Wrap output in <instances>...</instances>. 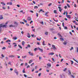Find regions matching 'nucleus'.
<instances>
[{
	"mask_svg": "<svg viewBox=\"0 0 78 78\" xmlns=\"http://www.w3.org/2000/svg\"><path fill=\"white\" fill-rule=\"evenodd\" d=\"M41 38H40V39H38V38L37 37V41H41Z\"/></svg>",
	"mask_w": 78,
	"mask_h": 78,
	"instance_id": "obj_26",
	"label": "nucleus"
},
{
	"mask_svg": "<svg viewBox=\"0 0 78 78\" xmlns=\"http://www.w3.org/2000/svg\"><path fill=\"white\" fill-rule=\"evenodd\" d=\"M58 8L59 9V11L61 12V11H62V9H61V7H58Z\"/></svg>",
	"mask_w": 78,
	"mask_h": 78,
	"instance_id": "obj_5",
	"label": "nucleus"
},
{
	"mask_svg": "<svg viewBox=\"0 0 78 78\" xmlns=\"http://www.w3.org/2000/svg\"><path fill=\"white\" fill-rule=\"evenodd\" d=\"M30 12H31L32 13H33V12H34L33 10L30 11Z\"/></svg>",
	"mask_w": 78,
	"mask_h": 78,
	"instance_id": "obj_51",
	"label": "nucleus"
},
{
	"mask_svg": "<svg viewBox=\"0 0 78 78\" xmlns=\"http://www.w3.org/2000/svg\"><path fill=\"white\" fill-rule=\"evenodd\" d=\"M34 50L35 51H36L37 50V48H35L34 49Z\"/></svg>",
	"mask_w": 78,
	"mask_h": 78,
	"instance_id": "obj_35",
	"label": "nucleus"
},
{
	"mask_svg": "<svg viewBox=\"0 0 78 78\" xmlns=\"http://www.w3.org/2000/svg\"><path fill=\"white\" fill-rule=\"evenodd\" d=\"M27 37H29V38H30L31 37V36H30V34L29 33H28L27 34Z\"/></svg>",
	"mask_w": 78,
	"mask_h": 78,
	"instance_id": "obj_12",
	"label": "nucleus"
},
{
	"mask_svg": "<svg viewBox=\"0 0 78 78\" xmlns=\"http://www.w3.org/2000/svg\"><path fill=\"white\" fill-rule=\"evenodd\" d=\"M64 8L65 9H67V7L66 6H65Z\"/></svg>",
	"mask_w": 78,
	"mask_h": 78,
	"instance_id": "obj_44",
	"label": "nucleus"
},
{
	"mask_svg": "<svg viewBox=\"0 0 78 78\" xmlns=\"http://www.w3.org/2000/svg\"><path fill=\"white\" fill-rule=\"evenodd\" d=\"M2 19H3V17L2 15H0V20Z\"/></svg>",
	"mask_w": 78,
	"mask_h": 78,
	"instance_id": "obj_4",
	"label": "nucleus"
},
{
	"mask_svg": "<svg viewBox=\"0 0 78 78\" xmlns=\"http://www.w3.org/2000/svg\"><path fill=\"white\" fill-rule=\"evenodd\" d=\"M43 10L42 9H41L39 11V12H41Z\"/></svg>",
	"mask_w": 78,
	"mask_h": 78,
	"instance_id": "obj_50",
	"label": "nucleus"
},
{
	"mask_svg": "<svg viewBox=\"0 0 78 78\" xmlns=\"http://www.w3.org/2000/svg\"><path fill=\"white\" fill-rule=\"evenodd\" d=\"M9 27H14L13 25H11L9 26Z\"/></svg>",
	"mask_w": 78,
	"mask_h": 78,
	"instance_id": "obj_31",
	"label": "nucleus"
},
{
	"mask_svg": "<svg viewBox=\"0 0 78 78\" xmlns=\"http://www.w3.org/2000/svg\"><path fill=\"white\" fill-rule=\"evenodd\" d=\"M10 42L11 41L10 40H7L6 41V42Z\"/></svg>",
	"mask_w": 78,
	"mask_h": 78,
	"instance_id": "obj_24",
	"label": "nucleus"
},
{
	"mask_svg": "<svg viewBox=\"0 0 78 78\" xmlns=\"http://www.w3.org/2000/svg\"><path fill=\"white\" fill-rule=\"evenodd\" d=\"M11 62H9L8 63V64H10V65H11Z\"/></svg>",
	"mask_w": 78,
	"mask_h": 78,
	"instance_id": "obj_49",
	"label": "nucleus"
},
{
	"mask_svg": "<svg viewBox=\"0 0 78 78\" xmlns=\"http://www.w3.org/2000/svg\"><path fill=\"white\" fill-rule=\"evenodd\" d=\"M63 15H65L66 14V12H64L63 13Z\"/></svg>",
	"mask_w": 78,
	"mask_h": 78,
	"instance_id": "obj_63",
	"label": "nucleus"
},
{
	"mask_svg": "<svg viewBox=\"0 0 78 78\" xmlns=\"http://www.w3.org/2000/svg\"><path fill=\"white\" fill-rule=\"evenodd\" d=\"M42 45H46V44H45V41H43Z\"/></svg>",
	"mask_w": 78,
	"mask_h": 78,
	"instance_id": "obj_17",
	"label": "nucleus"
},
{
	"mask_svg": "<svg viewBox=\"0 0 78 78\" xmlns=\"http://www.w3.org/2000/svg\"><path fill=\"white\" fill-rule=\"evenodd\" d=\"M71 65H72L73 64V62L72 61H71Z\"/></svg>",
	"mask_w": 78,
	"mask_h": 78,
	"instance_id": "obj_43",
	"label": "nucleus"
},
{
	"mask_svg": "<svg viewBox=\"0 0 78 78\" xmlns=\"http://www.w3.org/2000/svg\"><path fill=\"white\" fill-rule=\"evenodd\" d=\"M57 11L56 10H54V13L55 14H57Z\"/></svg>",
	"mask_w": 78,
	"mask_h": 78,
	"instance_id": "obj_21",
	"label": "nucleus"
},
{
	"mask_svg": "<svg viewBox=\"0 0 78 78\" xmlns=\"http://www.w3.org/2000/svg\"><path fill=\"white\" fill-rule=\"evenodd\" d=\"M66 5L68 8H70V5H69V4L67 3Z\"/></svg>",
	"mask_w": 78,
	"mask_h": 78,
	"instance_id": "obj_23",
	"label": "nucleus"
},
{
	"mask_svg": "<svg viewBox=\"0 0 78 78\" xmlns=\"http://www.w3.org/2000/svg\"><path fill=\"white\" fill-rule=\"evenodd\" d=\"M38 48V50H40V51H41V52L43 51V50L42 49H41L40 48Z\"/></svg>",
	"mask_w": 78,
	"mask_h": 78,
	"instance_id": "obj_10",
	"label": "nucleus"
},
{
	"mask_svg": "<svg viewBox=\"0 0 78 78\" xmlns=\"http://www.w3.org/2000/svg\"><path fill=\"white\" fill-rule=\"evenodd\" d=\"M24 64L23 63H22L21 64L20 66H23V65Z\"/></svg>",
	"mask_w": 78,
	"mask_h": 78,
	"instance_id": "obj_62",
	"label": "nucleus"
},
{
	"mask_svg": "<svg viewBox=\"0 0 78 78\" xmlns=\"http://www.w3.org/2000/svg\"><path fill=\"white\" fill-rule=\"evenodd\" d=\"M27 47H29V48H30V47H31V46H30V44H28Z\"/></svg>",
	"mask_w": 78,
	"mask_h": 78,
	"instance_id": "obj_37",
	"label": "nucleus"
},
{
	"mask_svg": "<svg viewBox=\"0 0 78 78\" xmlns=\"http://www.w3.org/2000/svg\"><path fill=\"white\" fill-rule=\"evenodd\" d=\"M76 48H77V52H78V48L77 47Z\"/></svg>",
	"mask_w": 78,
	"mask_h": 78,
	"instance_id": "obj_64",
	"label": "nucleus"
},
{
	"mask_svg": "<svg viewBox=\"0 0 78 78\" xmlns=\"http://www.w3.org/2000/svg\"><path fill=\"white\" fill-rule=\"evenodd\" d=\"M1 56H2V58H4L5 57V56H4V55H3V54H2L1 55Z\"/></svg>",
	"mask_w": 78,
	"mask_h": 78,
	"instance_id": "obj_40",
	"label": "nucleus"
},
{
	"mask_svg": "<svg viewBox=\"0 0 78 78\" xmlns=\"http://www.w3.org/2000/svg\"><path fill=\"white\" fill-rule=\"evenodd\" d=\"M51 5H52V4L51 3V4H48V6H51Z\"/></svg>",
	"mask_w": 78,
	"mask_h": 78,
	"instance_id": "obj_45",
	"label": "nucleus"
},
{
	"mask_svg": "<svg viewBox=\"0 0 78 78\" xmlns=\"http://www.w3.org/2000/svg\"><path fill=\"white\" fill-rule=\"evenodd\" d=\"M63 44H64V45H66V44H67V42L66 41H65L64 42H63Z\"/></svg>",
	"mask_w": 78,
	"mask_h": 78,
	"instance_id": "obj_27",
	"label": "nucleus"
},
{
	"mask_svg": "<svg viewBox=\"0 0 78 78\" xmlns=\"http://www.w3.org/2000/svg\"><path fill=\"white\" fill-rule=\"evenodd\" d=\"M73 47H71V49H70V51H71V50H73Z\"/></svg>",
	"mask_w": 78,
	"mask_h": 78,
	"instance_id": "obj_36",
	"label": "nucleus"
},
{
	"mask_svg": "<svg viewBox=\"0 0 78 78\" xmlns=\"http://www.w3.org/2000/svg\"><path fill=\"white\" fill-rule=\"evenodd\" d=\"M67 69V68H65L64 70H63V71L64 72H65V71H66V70Z\"/></svg>",
	"mask_w": 78,
	"mask_h": 78,
	"instance_id": "obj_46",
	"label": "nucleus"
},
{
	"mask_svg": "<svg viewBox=\"0 0 78 78\" xmlns=\"http://www.w3.org/2000/svg\"><path fill=\"white\" fill-rule=\"evenodd\" d=\"M32 20L31 18V17H28L27 18V20H29V21H31V20Z\"/></svg>",
	"mask_w": 78,
	"mask_h": 78,
	"instance_id": "obj_6",
	"label": "nucleus"
},
{
	"mask_svg": "<svg viewBox=\"0 0 78 78\" xmlns=\"http://www.w3.org/2000/svg\"><path fill=\"white\" fill-rule=\"evenodd\" d=\"M26 25L27 27H29V26L30 25L29 24H28V23H26Z\"/></svg>",
	"mask_w": 78,
	"mask_h": 78,
	"instance_id": "obj_48",
	"label": "nucleus"
},
{
	"mask_svg": "<svg viewBox=\"0 0 78 78\" xmlns=\"http://www.w3.org/2000/svg\"><path fill=\"white\" fill-rule=\"evenodd\" d=\"M41 73L38 74V76H41Z\"/></svg>",
	"mask_w": 78,
	"mask_h": 78,
	"instance_id": "obj_55",
	"label": "nucleus"
},
{
	"mask_svg": "<svg viewBox=\"0 0 78 78\" xmlns=\"http://www.w3.org/2000/svg\"><path fill=\"white\" fill-rule=\"evenodd\" d=\"M30 56H33V55H34V54H33V53L32 52L30 53Z\"/></svg>",
	"mask_w": 78,
	"mask_h": 78,
	"instance_id": "obj_28",
	"label": "nucleus"
},
{
	"mask_svg": "<svg viewBox=\"0 0 78 78\" xmlns=\"http://www.w3.org/2000/svg\"><path fill=\"white\" fill-rule=\"evenodd\" d=\"M7 27V25H3L2 24H0V28H1V27H3V28H6Z\"/></svg>",
	"mask_w": 78,
	"mask_h": 78,
	"instance_id": "obj_1",
	"label": "nucleus"
},
{
	"mask_svg": "<svg viewBox=\"0 0 78 78\" xmlns=\"http://www.w3.org/2000/svg\"><path fill=\"white\" fill-rule=\"evenodd\" d=\"M32 31H34V32H35V29H33Z\"/></svg>",
	"mask_w": 78,
	"mask_h": 78,
	"instance_id": "obj_53",
	"label": "nucleus"
},
{
	"mask_svg": "<svg viewBox=\"0 0 78 78\" xmlns=\"http://www.w3.org/2000/svg\"><path fill=\"white\" fill-rule=\"evenodd\" d=\"M48 12H46V13L44 14V15L46 16V15H47V14H48Z\"/></svg>",
	"mask_w": 78,
	"mask_h": 78,
	"instance_id": "obj_54",
	"label": "nucleus"
},
{
	"mask_svg": "<svg viewBox=\"0 0 78 78\" xmlns=\"http://www.w3.org/2000/svg\"><path fill=\"white\" fill-rule=\"evenodd\" d=\"M68 72L69 73L68 74H69V75H72V73H71V72L70 71V70H68Z\"/></svg>",
	"mask_w": 78,
	"mask_h": 78,
	"instance_id": "obj_19",
	"label": "nucleus"
},
{
	"mask_svg": "<svg viewBox=\"0 0 78 78\" xmlns=\"http://www.w3.org/2000/svg\"><path fill=\"white\" fill-rule=\"evenodd\" d=\"M14 24H16V25H18V24L16 22H14Z\"/></svg>",
	"mask_w": 78,
	"mask_h": 78,
	"instance_id": "obj_42",
	"label": "nucleus"
},
{
	"mask_svg": "<svg viewBox=\"0 0 78 78\" xmlns=\"http://www.w3.org/2000/svg\"><path fill=\"white\" fill-rule=\"evenodd\" d=\"M37 17H38V13H36Z\"/></svg>",
	"mask_w": 78,
	"mask_h": 78,
	"instance_id": "obj_57",
	"label": "nucleus"
},
{
	"mask_svg": "<svg viewBox=\"0 0 78 78\" xmlns=\"http://www.w3.org/2000/svg\"><path fill=\"white\" fill-rule=\"evenodd\" d=\"M11 45H10L9 46H8V48H11Z\"/></svg>",
	"mask_w": 78,
	"mask_h": 78,
	"instance_id": "obj_52",
	"label": "nucleus"
},
{
	"mask_svg": "<svg viewBox=\"0 0 78 78\" xmlns=\"http://www.w3.org/2000/svg\"><path fill=\"white\" fill-rule=\"evenodd\" d=\"M14 72L16 73V75H18V72H17V69H15Z\"/></svg>",
	"mask_w": 78,
	"mask_h": 78,
	"instance_id": "obj_8",
	"label": "nucleus"
},
{
	"mask_svg": "<svg viewBox=\"0 0 78 78\" xmlns=\"http://www.w3.org/2000/svg\"><path fill=\"white\" fill-rule=\"evenodd\" d=\"M66 17H67V18H69V19L71 18V17L70 15H66Z\"/></svg>",
	"mask_w": 78,
	"mask_h": 78,
	"instance_id": "obj_9",
	"label": "nucleus"
},
{
	"mask_svg": "<svg viewBox=\"0 0 78 78\" xmlns=\"http://www.w3.org/2000/svg\"><path fill=\"white\" fill-rule=\"evenodd\" d=\"M71 76L72 78H75V76H74L73 75H71Z\"/></svg>",
	"mask_w": 78,
	"mask_h": 78,
	"instance_id": "obj_39",
	"label": "nucleus"
},
{
	"mask_svg": "<svg viewBox=\"0 0 78 78\" xmlns=\"http://www.w3.org/2000/svg\"><path fill=\"white\" fill-rule=\"evenodd\" d=\"M47 65L48 67H50L51 66V64L50 63H48L47 64Z\"/></svg>",
	"mask_w": 78,
	"mask_h": 78,
	"instance_id": "obj_3",
	"label": "nucleus"
},
{
	"mask_svg": "<svg viewBox=\"0 0 78 78\" xmlns=\"http://www.w3.org/2000/svg\"><path fill=\"white\" fill-rule=\"evenodd\" d=\"M48 32H45V34H46V35H48Z\"/></svg>",
	"mask_w": 78,
	"mask_h": 78,
	"instance_id": "obj_33",
	"label": "nucleus"
},
{
	"mask_svg": "<svg viewBox=\"0 0 78 78\" xmlns=\"http://www.w3.org/2000/svg\"><path fill=\"white\" fill-rule=\"evenodd\" d=\"M59 56L60 58H62V57L61 56V55L60 54H59Z\"/></svg>",
	"mask_w": 78,
	"mask_h": 78,
	"instance_id": "obj_56",
	"label": "nucleus"
},
{
	"mask_svg": "<svg viewBox=\"0 0 78 78\" xmlns=\"http://www.w3.org/2000/svg\"><path fill=\"white\" fill-rule=\"evenodd\" d=\"M15 56H14V55H9V57H10V58H14V57H15Z\"/></svg>",
	"mask_w": 78,
	"mask_h": 78,
	"instance_id": "obj_15",
	"label": "nucleus"
},
{
	"mask_svg": "<svg viewBox=\"0 0 78 78\" xmlns=\"http://www.w3.org/2000/svg\"><path fill=\"white\" fill-rule=\"evenodd\" d=\"M2 9H5V7H2Z\"/></svg>",
	"mask_w": 78,
	"mask_h": 78,
	"instance_id": "obj_60",
	"label": "nucleus"
},
{
	"mask_svg": "<svg viewBox=\"0 0 78 78\" xmlns=\"http://www.w3.org/2000/svg\"><path fill=\"white\" fill-rule=\"evenodd\" d=\"M38 8V7L35 6L34 7V9H37Z\"/></svg>",
	"mask_w": 78,
	"mask_h": 78,
	"instance_id": "obj_25",
	"label": "nucleus"
},
{
	"mask_svg": "<svg viewBox=\"0 0 78 78\" xmlns=\"http://www.w3.org/2000/svg\"><path fill=\"white\" fill-rule=\"evenodd\" d=\"M23 21H24V22H25L26 23H27V21L25 20V19L23 20Z\"/></svg>",
	"mask_w": 78,
	"mask_h": 78,
	"instance_id": "obj_34",
	"label": "nucleus"
},
{
	"mask_svg": "<svg viewBox=\"0 0 78 78\" xmlns=\"http://www.w3.org/2000/svg\"><path fill=\"white\" fill-rule=\"evenodd\" d=\"M2 50H5L6 49V48L5 47H4L2 48Z\"/></svg>",
	"mask_w": 78,
	"mask_h": 78,
	"instance_id": "obj_38",
	"label": "nucleus"
},
{
	"mask_svg": "<svg viewBox=\"0 0 78 78\" xmlns=\"http://www.w3.org/2000/svg\"><path fill=\"white\" fill-rule=\"evenodd\" d=\"M37 66H35V69H37Z\"/></svg>",
	"mask_w": 78,
	"mask_h": 78,
	"instance_id": "obj_59",
	"label": "nucleus"
},
{
	"mask_svg": "<svg viewBox=\"0 0 78 78\" xmlns=\"http://www.w3.org/2000/svg\"><path fill=\"white\" fill-rule=\"evenodd\" d=\"M46 71L47 72H49V70L48 69H46Z\"/></svg>",
	"mask_w": 78,
	"mask_h": 78,
	"instance_id": "obj_61",
	"label": "nucleus"
},
{
	"mask_svg": "<svg viewBox=\"0 0 78 78\" xmlns=\"http://www.w3.org/2000/svg\"><path fill=\"white\" fill-rule=\"evenodd\" d=\"M13 39L14 40H16V39H17V37H13Z\"/></svg>",
	"mask_w": 78,
	"mask_h": 78,
	"instance_id": "obj_16",
	"label": "nucleus"
},
{
	"mask_svg": "<svg viewBox=\"0 0 78 78\" xmlns=\"http://www.w3.org/2000/svg\"><path fill=\"white\" fill-rule=\"evenodd\" d=\"M25 43V41H22V44L23 46L24 45Z\"/></svg>",
	"mask_w": 78,
	"mask_h": 78,
	"instance_id": "obj_13",
	"label": "nucleus"
},
{
	"mask_svg": "<svg viewBox=\"0 0 78 78\" xmlns=\"http://www.w3.org/2000/svg\"><path fill=\"white\" fill-rule=\"evenodd\" d=\"M58 35L60 37H62V36H61L60 34H59V33L58 34Z\"/></svg>",
	"mask_w": 78,
	"mask_h": 78,
	"instance_id": "obj_29",
	"label": "nucleus"
},
{
	"mask_svg": "<svg viewBox=\"0 0 78 78\" xmlns=\"http://www.w3.org/2000/svg\"><path fill=\"white\" fill-rule=\"evenodd\" d=\"M18 47H19V48H22V47L20 45L18 44Z\"/></svg>",
	"mask_w": 78,
	"mask_h": 78,
	"instance_id": "obj_18",
	"label": "nucleus"
},
{
	"mask_svg": "<svg viewBox=\"0 0 78 78\" xmlns=\"http://www.w3.org/2000/svg\"><path fill=\"white\" fill-rule=\"evenodd\" d=\"M65 30H67V29H68L67 27H65Z\"/></svg>",
	"mask_w": 78,
	"mask_h": 78,
	"instance_id": "obj_47",
	"label": "nucleus"
},
{
	"mask_svg": "<svg viewBox=\"0 0 78 78\" xmlns=\"http://www.w3.org/2000/svg\"><path fill=\"white\" fill-rule=\"evenodd\" d=\"M25 68H24L23 69V73H25Z\"/></svg>",
	"mask_w": 78,
	"mask_h": 78,
	"instance_id": "obj_22",
	"label": "nucleus"
},
{
	"mask_svg": "<svg viewBox=\"0 0 78 78\" xmlns=\"http://www.w3.org/2000/svg\"><path fill=\"white\" fill-rule=\"evenodd\" d=\"M29 67H30V66L29 65H28L27 67V69H28V68H29Z\"/></svg>",
	"mask_w": 78,
	"mask_h": 78,
	"instance_id": "obj_41",
	"label": "nucleus"
},
{
	"mask_svg": "<svg viewBox=\"0 0 78 78\" xmlns=\"http://www.w3.org/2000/svg\"><path fill=\"white\" fill-rule=\"evenodd\" d=\"M55 54V53L53 52H52V53H50L48 54L49 55H53Z\"/></svg>",
	"mask_w": 78,
	"mask_h": 78,
	"instance_id": "obj_7",
	"label": "nucleus"
},
{
	"mask_svg": "<svg viewBox=\"0 0 78 78\" xmlns=\"http://www.w3.org/2000/svg\"><path fill=\"white\" fill-rule=\"evenodd\" d=\"M23 10H21L20 12H22L23 14H25V12H23Z\"/></svg>",
	"mask_w": 78,
	"mask_h": 78,
	"instance_id": "obj_20",
	"label": "nucleus"
},
{
	"mask_svg": "<svg viewBox=\"0 0 78 78\" xmlns=\"http://www.w3.org/2000/svg\"><path fill=\"white\" fill-rule=\"evenodd\" d=\"M74 7L76 8V4H74Z\"/></svg>",
	"mask_w": 78,
	"mask_h": 78,
	"instance_id": "obj_58",
	"label": "nucleus"
},
{
	"mask_svg": "<svg viewBox=\"0 0 78 78\" xmlns=\"http://www.w3.org/2000/svg\"><path fill=\"white\" fill-rule=\"evenodd\" d=\"M33 61L32 59L31 60H30V61L29 62V64H30V63H31L32 62H33Z\"/></svg>",
	"mask_w": 78,
	"mask_h": 78,
	"instance_id": "obj_14",
	"label": "nucleus"
},
{
	"mask_svg": "<svg viewBox=\"0 0 78 78\" xmlns=\"http://www.w3.org/2000/svg\"><path fill=\"white\" fill-rule=\"evenodd\" d=\"M9 4L10 5H12V2H10L9 3Z\"/></svg>",
	"mask_w": 78,
	"mask_h": 78,
	"instance_id": "obj_32",
	"label": "nucleus"
},
{
	"mask_svg": "<svg viewBox=\"0 0 78 78\" xmlns=\"http://www.w3.org/2000/svg\"><path fill=\"white\" fill-rule=\"evenodd\" d=\"M52 47L53 48L52 49L53 50H56V48L55 45H52Z\"/></svg>",
	"mask_w": 78,
	"mask_h": 78,
	"instance_id": "obj_2",
	"label": "nucleus"
},
{
	"mask_svg": "<svg viewBox=\"0 0 78 78\" xmlns=\"http://www.w3.org/2000/svg\"><path fill=\"white\" fill-rule=\"evenodd\" d=\"M60 41H64V39H63V38H60Z\"/></svg>",
	"mask_w": 78,
	"mask_h": 78,
	"instance_id": "obj_30",
	"label": "nucleus"
},
{
	"mask_svg": "<svg viewBox=\"0 0 78 78\" xmlns=\"http://www.w3.org/2000/svg\"><path fill=\"white\" fill-rule=\"evenodd\" d=\"M13 45H14V46L15 47V48H16V46H17V44H16V43H13Z\"/></svg>",
	"mask_w": 78,
	"mask_h": 78,
	"instance_id": "obj_11",
	"label": "nucleus"
}]
</instances>
